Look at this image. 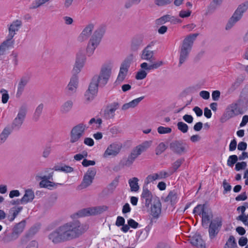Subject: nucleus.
I'll return each instance as SVG.
<instances>
[{
	"instance_id": "nucleus-16",
	"label": "nucleus",
	"mask_w": 248,
	"mask_h": 248,
	"mask_svg": "<svg viewBox=\"0 0 248 248\" xmlns=\"http://www.w3.org/2000/svg\"><path fill=\"white\" fill-rule=\"evenodd\" d=\"M22 25V22L21 20L18 19L13 21L10 25H8L9 33L7 38L11 40H14L13 37L16 34V32L19 31Z\"/></svg>"
},
{
	"instance_id": "nucleus-25",
	"label": "nucleus",
	"mask_w": 248,
	"mask_h": 248,
	"mask_svg": "<svg viewBox=\"0 0 248 248\" xmlns=\"http://www.w3.org/2000/svg\"><path fill=\"white\" fill-rule=\"evenodd\" d=\"M152 144V141H145L142 144L137 146L134 150L138 155H140L142 153L146 151Z\"/></svg>"
},
{
	"instance_id": "nucleus-8",
	"label": "nucleus",
	"mask_w": 248,
	"mask_h": 248,
	"mask_svg": "<svg viewBox=\"0 0 248 248\" xmlns=\"http://www.w3.org/2000/svg\"><path fill=\"white\" fill-rule=\"evenodd\" d=\"M248 9V1H246L239 5L233 13L232 16L229 19L226 24L225 29L226 30L231 29L234 24L242 17L243 14Z\"/></svg>"
},
{
	"instance_id": "nucleus-20",
	"label": "nucleus",
	"mask_w": 248,
	"mask_h": 248,
	"mask_svg": "<svg viewBox=\"0 0 248 248\" xmlns=\"http://www.w3.org/2000/svg\"><path fill=\"white\" fill-rule=\"evenodd\" d=\"M189 241L192 245L197 248H205V244L202 239L201 236L199 234H195Z\"/></svg>"
},
{
	"instance_id": "nucleus-63",
	"label": "nucleus",
	"mask_w": 248,
	"mask_h": 248,
	"mask_svg": "<svg viewBox=\"0 0 248 248\" xmlns=\"http://www.w3.org/2000/svg\"><path fill=\"white\" fill-rule=\"evenodd\" d=\"M108 130L113 135H116L120 132L119 128L116 126L109 127Z\"/></svg>"
},
{
	"instance_id": "nucleus-58",
	"label": "nucleus",
	"mask_w": 248,
	"mask_h": 248,
	"mask_svg": "<svg viewBox=\"0 0 248 248\" xmlns=\"http://www.w3.org/2000/svg\"><path fill=\"white\" fill-rule=\"evenodd\" d=\"M96 173V170L94 168H91L88 169L86 173V175H88L89 176L91 177V178L93 180L94 176H95Z\"/></svg>"
},
{
	"instance_id": "nucleus-5",
	"label": "nucleus",
	"mask_w": 248,
	"mask_h": 248,
	"mask_svg": "<svg viewBox=\"0 0 248 248\" xmlns=\"http://www.w3.org/2000/svg\"><path fill=\"white\" fill-rule=\"evenodd\" d=\"M106 31L104 26H100L93 33L86 48V53L88 56H92L95 48L99 45Z\"/></svg>"
},
{
	"instance_id": "nucleus-13",
	"label": "nucleus",
	"mask_w": 248,
	"mask_h": 248,
	"mask_svg": "<svg viewBox=\"0 0 248 248\" xmlns=\"http://www.w3.org/2000/svg\"><path fill=\"white\" fill-rule=\"evenodd\" d=\"M122 147V144L117 142H113L110 144L105 151L103 156L108 157L109 156H115L120 152Z\"/></svg>"
},
{
	"instance_id": "nucleus-37",
	"label": "nucleus",
	"mask_w": 248,
	"mask_h": 248,
	"mask_svg": "<svg viewBox=\"0 0 248 248\" xmlns=\"http://www.w3.org/2000/svg\"><path fill=\"white\" fill-rule=\"evenodd\" d=\"M138 181L139 179L137 177H133L129 180L128 183L131 191L137 192L139 190L140 187L138 185Z\"/></svg>"
},
{
	"instance_id": "nucleus-28",
	"label": "nucleus",
	"mask_w": 248,
	"mask_h": 248,
	"mask_svg": "<svg viewBox=\"0 0 248 248\" xmlns=\"http://www.w3.org/2000/svg\"><path fill=\"white\" fill-rule=\"evenodd\" d=\"M18 237L19 235L13 230L10 233L5 232L2 240L4 243H9L16 240Z\"/></svg>"
},
{
	"instance_id": "nucleus-53",
	"label": "nucleus",
	"mask_w": 248,
	"mask_h": 248,
	"mask_svg": "<svg viewBox=\"0 0 248 248\" xmlns=\"http://www.w3.org/2000/svg\"><path fill=\"white\" fill-rule=\"evenodd\" d=\"M147 73L144 69H141L139 71L136 75V78L138 80H141L146 78Z\"/></svg>"
},
{
	"instance_id": "nucleus-59",
	"label": "nucleus",
	"mask_w": 248,
	"mask_h": 248,
	"mask_svg": "<svg viewBox=\"0 0 248 248\" xmlns=\"http://www.w3.org/2000/svg\"><path fill=\"white\" fill-rule=\"evenodd\" d=\"M51 151V148L50 146H46L43 152L42 156L45 158H47L50 155Z\"/></svg>"
},
{
	"instance_id": "nucleus-34",
	"label": "nucleus",
	"mask_w": 248,
	"mask_h": 248,
	"mask_svg": "<svg viewBox=\"0 0 248 248\" xmlns=\"http://www.w3.org/2000/svg\"><path fill=\"white\" fill-rule=\"evenodd\" d=\"M13 130L10 127V126H7L4 128L0 134V140L1 142L3 143L6 140Z\"/></svg>"
},
{
	"instance_id": "nucleus-22",
	"label": "nucleus",
	"mask_w": 248,
	"mask_h": 248,
	"mask_svg": "<svg viewBox=\"0 0 248 248\" xmlns=\"http://www.w3.org/2000/svg\"><path fill=\"white\" fill-rule=\"evenodd\" d=\"M119 179V176L115 177L108 186L103 190V193L105 194H112L118 185Z\"/></svg>"
},
{
	"instance_id": "nucleus-11",
	"label": "nucleus",
	"mask_w": 248,
	"mask_h": 248,
	"mask_svg": "<svg viewBox=\"0 0 248 248\" xmlns=\"http://www.w3.org/2000/svg\"><path fill=\"white\" fill-rule=\"evenodd\" d=\"M169 147L174 154L181 155L187 152L188 146L183 140H174L170 143Z\"/></svg>"
},
{
	"instance_id": "nucleus-45",
	"label": "nucleus",
	"mask_w": 248,
	"mask_h": 248,
	"mask_svg": "<svg viewBox=\"0 0 248 248\" xmlns=\"http://www.w3.org/2000/svg\"><path fill=\"white\" fill-rule=\"evenodd\" d=\"M170 17V15H166L157 19L155 20V24L157 25H161L165 23L169 22Z\"/></svg>"
},
{
	"instance_id": "nucleus-3",
	"label": "nucleus",
	"mask_w": 248,
	"mask_h": 248,
	"mask_svg": "<svg viewBox=\"0 0 248 248\" xmlns=\"http://www.w3.org/2000/svg\"><path fill=\"white\" fill-rule=\"evenodd\" d=\"M86 59L85 55L82 53L79 52L77 54L76 62L72 71L73 76L67 86V89L69 92V94H72L76 91L78 86V77L77 74L81 71L84 65Z\"/></svg>"
},
{
	"instance_id": "nucleus-62",
	"label": "nucleus",
	"mask_w": 248,
	"mask_h": 248,
	"mask_svg": "<svg viewBox=\"0 0 248 248\" xmlns=\"http://www.w3.org/2000/svg\"><path fill=\"white\" fill-rule=\"evenodd\" d=\"M95 164V162L94 160H88L87 159H84L82 162V165L87 167L89 166H93Z\"/></svg>"
},
{
	"instance_id": "nucleus-10",
	"label": "nucleus",
	"mask_w": 248,
	"mask_h": 248,
	"mask_svg": "<svg viewBox=\"0 0 248 248\" xmlns=\"http://www.w3.org/2000/svg\"><path fill=\"white\" fill-rule=\"evenodd\" d=\"M87 128L88 127L83 123H80L74 126L70 133V142L74 143L79 141Z\"/></svg>"
},
{
	"instance_id": "nucleus-1",
	"label": "nucleus",
	"mask_w": 248,
	"mask_h": 248,
	"mask_svg": "<svg viewBox=\"0 0 248 248\" xmlns=\"http://www.w3.org/2000/svg\"><path fill=\"white\" fill-rule=\"evenodd\" d=\"M87 223H81L78 219L65 223L48 235V239L54 244L77 239L84 234L89 229Z\"/></svg>"
},
{
	"instance_id": "nucleus-40",
	"label": "nucleus",
	"mask_w": 248,
	"mask_h": 248,
	"mask_svg": "<svg viewBox=\"0 0 248 248\" xmlns=\"http://www.w3.org/2000/svg\"><path fill=\"white\" fill-rule=\"evenodd\" d=\"M43 108H44V105L42 103H41V104H39L37 106V107L36 108L35 110L33 113V117H32V119L34 121L36 122L39 120V117L42 114Z\"/></svg>"
},
{
	"instance_id": "nucleus-39",
	"label": "nucleus",
	"mask_w": 248,
	"mask_h": 248,
	"mask_svg": "<svg viewBox=\"0 0 248 248\" xmlns=\"http://www.w3.org/2000/svg\"><path fill=\"white\" fill-rule=\"evenodd\" d=\"M93 179L91 178V177L85 174L82 182L80 185L79 187H80L81 188H86L91 185V184L93 183Z\"/></svg>"
},
{
	"instance_id": "nucleus-46",
	"label": "nucleus",
	"mask_w": 248,
	"mask_h": 248,
	"mask_svg": "<svg viewBox=\"0 0 248 248\" xmlns=\"http://www.w3.org/2000/svg\"><path fill=\"white\" fill-rule=\"evenodd\" d=\"M167 147L164 142L160 143L155 148V154L157 155H161L167 149Z\"/></svg>"
},
{
	"instance_id": "nucleus-35",
	"label": "nucleus",
	"mask_w": 248,
	"mask_h": 248,
	"mask_svg": "<svg viewBox=\"0 0 248 248\" xmlns=\"http://www.w3.org/2000/svg\"><path fill=\"white\" fill-rule=\"evenodd\" d=\"M26 224V220L23 219L20 222L16 224L13 230L19 236V234L24 231Z\"/></svg>"
},
{
	"instance_id": "nucleus-44",
	"label": "nucleus",
	"mask_w": 248,
	"mask_h": 248,
	"mask_svg": "<svg viewBox=\"0 0 248 248\" xmlns=\"http://www.w3.org/2000/svg\"><path fill=\"white\" fill-rule=\"evenodd\" d=\"M127 72L120 70L117 79L115 82L116 85L121 84L125 78Z\"/></svg>"
},
{
	"instance_id": "nucleus-56",
	"label": "nucleus",
	"mask_w": 248,
	"mask_h": 248,
	"mask_svg": "<svg viewBox=\"0 0 248 248\" xmlns=\"http://www.w3.org/2000/svg\"><path fill=\"white\" fill-rule=\"evenodd\" d=\"M144 96H141L130 101L129 103L131 108H134L135 107H136L138 105V104L144 99Z\"/></svg>"
},
{
	"instance_id": "nucleus-18",
	"label": "nucleus",
	"mask_w": 248,
	"mask_h": 248,
	"mask_svg": "<svg viewBox=\"0 0 248 248\" xmlns=\"http://www.w3.org/2000/svg\"><path fill=\"white\" fill-rule=\"evenodd\" d=\"M94 28L93 24L88 25L82 31L80 35L78 37V40L79 42H83L88 39L92 34Z\"/></svg>"
},
{
	"instance_id": "nucleus-61",
	"label": "nucleus",
	"mask_w": 248,
	"mask_h": 248,
	"mask_svg": "<svg viewBox=\"0 0 248 248\" xmlns=\"http://www.w3.org/2000/svg\"><path fill=\"white\" fill-rule=\"evenodd\" d=\"M223 188H224V191H223V193L224 194H225L228 191H231V189H232V186H231L226 181V180H224L223 182Z\"/></svg>"
},
{
	"instance_id": "nucleus-51",
	"label": "nucleus",
	"mask_w": 248,
	"mask_h": 248,
	"mask_svg": "<svg viewBox=\"0 0 248 248\" xmlns=\"http://www.w3.org/2000/svg\"><path fill=\"white\" fill-rule=\"evenodd\" d=\"M172 129L169 127L160 126L157 128V132L160 134H165L171 133Z\"/></svg>"
},
{
	"instance_id": "nucleus-26",
	"label": "nucleus",
	"mask_w": 248,
	"mask_h": 248,
	"mask_svg": "<svg viewBox=\"0 0 248 248\" xmlns=\"http://www.w3.org/2000/svg\"><path fill=\"white\" fill-rule=\"evenodd\" d=\"M138 156L139 155H138L133 149L126 160L124 162L121 161L120 164H122L123 166H130Z\"/></svg>"
},
{
	"instance_id": "nucleus-2",
	"label": "nucleus",
	"mask_w": 248,
	"mask_h": 248,
	"mask_svg": "<svg viewBox=\"0 0 248 248\" xmlns=\"http://www.w3.org/2000/svg\"><path fill=\"white\" fill-rule=\"evenodd\" d=\"M111 73V68L108 65H103L99 75H94L92 78L88 91L95 94L98 92V87H104L108 82Z\"/></svg>"
},
{
	"instance_id": "nucleus-19",
	"label": "nucleus",
	"mask_w": 248,
	"mask_h": 248,
	"mask_svg": "<svg viewBox=\"0 0 248 248\" xmlns=\"http://www.w3.org/2000/svg\"><path fill=\"white\" fill-rule=\"evenodd\" d=\"M40 224H35L33 226H32L29 230L27 232L25 236L22 239V242H26L27 239L32 237L33 235H34L40 230Z\"/></svg>"
},
{
	"instance_id": "nucleus-14",
	"label": "nucleus",
	"mask_w": 248,
	"mask_h": 248,
	"mask_svg": "<svg viewBox=\"0 0 248 248\" xmlns=\"http://www.w3.org/2000/svg\"><path fill=\"white\" fill-rule=\"evenodd\" d=\"M119 107V103L116 102L108 105L104 110L103 118L106 120L113 119L115 115V112Z\"/></svg>"
},
{
	"instance_id": "nucleus-15",
	"label": "nucleus",
	"mask_w": 248,
	"mask_h": 248,
	"mask_svg": "<svg viewBox=\"0 0 248 248\" xmlns=\"http://www.w3.org/2000/svg\"><path fill=\"white\" fill-rule=\"evenodd\" d=\"M193 213L195 215L202 216V217H210L211 210L206 203L197 205L193 209Z\"/></svg>"
},
{
	"instance_id": "nucleus-9",
	"label": "nucleus",
	"mask_w": 248,
	"mask_h": 248,
	"mask_svg": "<svg viewBox=\"0 0 248 248\" xmlns=\"http://www.w3.org/2000/svg\"><path fill=\"white\" fill-rule=\"evenodd\" d=\"M27 112L26 105H22L19 108L16 117L13 121L10 127L13 130H19L25 121Z\"/></svg>"
},
{
	"instance_id": "nucleus-12",
	"label": "nucleus",
	"mask_w": 248,
	"mask_h": 248,
	"mask_svg": "<svg viewBox=\"0 0 248 248\" xmlns=\"http://www.w3.org/2000/svg\"><path fill=\"white\" fill-rule=\"evenodd\" d=\"M237 103H232L229 105L226 108L225 111L221 118V121L223 122L239 114H243L244 112L240 108H238Z\"/></svg>"
},
{
	"instance_id": "nucleus-38",
	"label": "nucleus",
	"mask_w": 248,
	"mask_h": 248,
	"mask_svg": "<svg viewBox=\"0 0 248 248\" xmlns=\"http://www.w3.org/2000/svg\"><path fill=\"white\" fill-rule=\"evenodd\" d=\"M73 103L71 100H68L64 102L61 107V111L62 113L68 112L72 108Z\"/></svg>"
},
{
	"instance_id": "nucleus-55",
	"label": "nucleus",
	"mask_w": 248,
	"mask_h": 248,
	"mask_svg": "<svg viewBox=\"0 0 248 248\" xmlns=\"http://www.w3.org/2000/svg\"><path fill=\"white\" fill-rule=\"evenodd\" d=\"M96 95V94H95V93L91 92H89V91L87 90L84 95L85 100L87 101L90 102L93 99L94 96Z\"/></svg>"
},
{
	"instance_id": "nucleus-52",
	"label": "nucleus",
	"mask_w": 248,
	"mask_h": 248,
	"mask_svg": "<svg viewBox=\"0 0 248 248\" xmlns=\"http://www.w3.org/2000/svg\"><path fill=\"white\" fill-rule=\"evenodd\" d=\"M173 0H154V3L158 6H164L170 4Z\"/></svg>"
},
{
	"instance_id": "nucleus-30",
	"label": "nucleus",
	"mask_w": 248,
	"mask_h": 248,
	"mask_svg": "<svg viewBox=\"0 0 248 248\" xmlns=\"http://www.w3.org/2000/svg\"><path fill=\"white\" fill-rule=\"evenodd\" d=\"M154 52L153 50H148L147 48H144L142 51L141 58L142 60H147L151 62H153L154 60Z\"/></svg>"
},
{
	"instance_id": "nucleus-33",
	"label": "nucleus",
	"mask_w": 248,
	"mask_h": 248,
	"mask_svg": "<svg viewBox=\"0 0 248 248\" xmlns=\"http://www.w3.org/2000/svg\"><path fill=\"white\" fill-rule=\"evenodd\" d=\"M165 202H170L171 205H173L176 203L177 201V195L176 192L174 191H170L168 195L164 200Z\"/></svg>"
},
{
	"instance_id": "nucleus-4",
	"label": "nucleus",
	"mask_w": 248,
	"mask_h": 248,
	"mask_svg": "<svg viewBox=\"0 0 248 248\" xmlns=\"http://www.w3.org/2000/svg\"><path fill=\"white\" fill-rule=\"evenodd\" d=\"M198 35V33L190 34L187 35L183 41L182 45L180 47L179 67L181 66L187 60L192 49L194 41Z\"/></svg>"
},
{
	"instance_id": "nucleus-27",
	"label": "nucleus",
	"mask_w": 248,
	"mask_h": 248,
	"mask_svg": "<svg viewBox=\"0 0 248 248\" xmlns=\"http://www.w3.org/2000/svg\"><path fill=\"white\" fill-rule=\"evenodd\" d=\"M29 80V78L27 77H23L21 78L18 84L16 95H18L19 96L21 95Z\"/></svg>"
},
{
	"instance_id": "nucleus-17",
	"label": "nucleus",
	"mask_w": 248,
	"mask_h": 248,
	"mask_svg": "<svg viewBox=\"0 0 248 248\" xmlns=\"http://www.w3.org/2000/svg\"><path fill=\"white\" fill-rule=\"evenodd\" d=\"M153 195L151 192L148 190L146 186H143L142 192L141 195L142 203L148 207L151 203Z\"/></svg>"
},
{
	"instance_id": "nucleus-36",
	"label": "nucleus",
	"mask_w": 248,
	"mask_h": 248,
	"mask_svg": "<svg viewBox=\"0 0 248 248\" xmlns=\"http://www.w3.org/2000/svg\"><path fill=\"white\" fill-rule=\"evenodd\" d=\"M62 184L61 183H55L54 182H52L50 181H41L39 183V186L41 187H44V188H47L49 189H52V187H55L58 185H62Z\"/></svg>"
},
{
	"instance_id": "nucleus-42",
	"label": "nucleus",
	"mask_w": 248,
	"mask_h": 248,
	"mask_svg": "<svg viewBox=\"0 0 248 248\" xmlns=\"http://www.w3.org/2000/svg\"><path fill=\"white\" fill-rule=\"evenodd\" d=\"M23 209L22 206H15L10 208L9 211V216L16 217Z\"/></svg>"
},
{
	"instance_id": "nucleus-7",
	"label": "nucleus",
	"mask_w": 248,
	"mask_h": 248,
	"mask_svg": "<svg viewBox=\"0 0 248 248\" xmlns=\"http://www.w3.org/2000/svg\"><path fill=\"white\" fill-rule=\"evenodd\" d=\"M108 208V207L105 205L83 208L73 214L70 217H84L96 216L103 213Z\"/></svg>"
},
{
	"instance_id": "nucleus-24",
	"label": "nucleus",
	"mask_w": 248,
	"mask_h": 248,
	"mask_svg": "<svg viewBox=\"0 0 248 248\" xmlns=\"http://www.w3.org/2000/svg\"><path fill=\"white\" fill-rule=\"evenodd\" d=\"M14 40H11L8 38L0 45V55L5 54V51L10 47H13Z\"/></svg>"
},
{
	"instance_id": "nucleus-32",
	"label": "nucleus",
	"mask_w": 248,
	"mask_h": 248,
	"mask_svg": "<svg viewBox=\"0 0 248 248\" xmlns=\"http://www.w3.org/2000/svg\"><path fill=\"white\" fill-rule=\"evenodd\" d=\"M133 54L129 55L121 64L120 70L128 73V68L130 67V63L133 60Z\"/></svg>"
},
{
	"instance_id": "nucleus-21",
	"label": "nucleus",
	"mask_w": 248,
	"mask_h": 248,
	"mask_svg": "<svg viewBox=\"0 0 248 248\" xmlns=\"http://www.w3.org/2000/svg\"><path fill=\"white\" fill-rule=\"evenodd\" d=\"M143 45V37L141 36H136L132 39L131 49L132 51H136L138 50L140 46Z\"/></svg>"
},
{
	"instance_id": "nucleus-54",
	"label": "nucleus",
	"mask_w": 248,
	"mask_h": 248,
	"mask_svg": "<svg viewBox=\"0 0 248 248\" xmlns=\"http://www.w3.org/2000/svg\"><path fill=\"white\" fill-rule=\"evenodd\" d=\"M0 93H2L1 101H2V103H3V104L6 103L9 98V96L7 91L4 89H2L0 90Z\"/></svg>"
},
{
	"instance_id": "nucleus-60",
	"label": "nucleus",
	"mask_w": 248,
	"mask_h": 248,
	"mask_svg": "<svg viewBox=\"0 0 248 248\" xmlns=\"http://www.w3.org/2000/svg\"><path fill=\"white\" fill-rule=\"evenodd\" d=\"M242 82V80L239 79H237L232 84L230 89L232 92L234 91L236 88H237Z\"/></svg>"
},
{
	"instance_id": "nucleus-47",
	"label": "nucleus",
	"mask_w": 248,
	"mask_h": 248,
	"mask_svg": "<svg viewBox=\"0 0 248 248\" xmlns=\"http://www.w3.org/2000/svg\"><path fill=\"white\" fill-rule=\"evenodd\" d=\"M158 179V173H154L152 175H149L145 179L143 186H147L151 182Z\"/></svg>"
},
{
	"instance_id": "nucleus-6",
	"label": "nucleus",
	"mask_w": 248,
	"mask_h": 248,
	"mask_svg": "<svg viewBox=\"0 0 248 248\" xmlns=\"http://www.w3.org/2000/svg\"><path fill=\"white\" fill-rule=\"evenodd\" d=\"M202 222L204 228H209V234L211 239L218 234L222 225V221L219 218H202Z\"/></svg>"
},
{
	"instance_id": "nucleus-41",
	"label": "nucleus",
	"mask_w": 248,
	"mask_h": 248,
	"mask_svg": "<svg viewBox=\"0 0 248 248\" xmlns=\"http://www.w3.org/2000/svg\"><path fill=\"white\" fill-rule=\"evenodd\" d=\"M55 171H61L66 173L71 172L73 171L74 169L69 166L64 165L63 166L56 165L52 169Z\"/></svg>"
},
{
	"instance_id": "nucleus-31",
	"label": "nucleus",
	"mask_w": 248,
	"mask_h": 248,
	"mask_svg": "<svg viewBox=\"0 0 248 248\" xmlns=\"http://www.w3.org/2000/svg\"><path fill=\"white\" fill-rule=\"evenodd\" d=\"M34 198V194L33 191L30 189H28L25 191V194L21 198L24 204H26L29 202H31Z\"/></svg>"
},
{
	"instance_id": "nucleus-43",
	"label": "nucleus",
	"mask_w": 248,
	"mask_h": 248,
	"mask_svg": "<svg viewBox=\"0 0 248 248\" xmlns=\"http://www.w3.org/2000/svg\"><path fill=\"white\" fill-rule=\"evenodd\" d=\"M237 244L234 237L232 235H231L226 243L224 248H235Z\"/></svg>"
},
{
	"instance_id": "nucleus-49",
	"label": "nucleus",
	"mask_w": 248,
	"mask_h": 248,
	"mask_svg": "<svg viewBox=\"0 0 248 248\" xmlns=\"http://www.w3.org/2000/svg\"><path fill=\"white\" fill-rule=\"evenodd\" d=\"M238 159L236 155H230L227 160V165L229 167H232L235 163H236Z\"/></svg>"
},
{
	"instance_id": "nucleus-64",
	"label": "nucleus",
	"mask_w": 248,
	"mask_h": 248,
	"mask_svg": "<svg viewBox=\"0 0 248 248\" xmlns=\"http://www.w3.org/2000/svg\"><path fill=\"white\" fill-rule=\"evenodd\" d=\"M220 95V92L218 90L214 91L212 93V99L214 101H218Z\"/></svg>"
},
{
	"instance_id": "nucleus-57",
	"label": "nucleus",
	"mask_w": 248,
	"mask_h": 248,
	"mask_svg": "<svg viewBox=\"0 0 248 248\" xmlns=\"http://www.w3.org/2000/svg\"><path fill=\"white\" fill-rule=\"evenodd\" d=\"M247 167V163L246 162H241L236 163L235 167V170L236 171H239L241 170L245 169Z\"/></svg>"
},
{
	"instance_id": "nucleus-50",
	"label": "nucleus",
	"mask_w": 248,
	"mask_h": 248,
	"mask_svg": "<svg viewBox=\"0 0 248 248\" xmlns=\"http://www.w3.org/2000/svg\"><path fill=\"white\" fill-rule=\"evenodd\" d=\"M185 159L184 158H180L177 159L176 161H175L172 166L173 171L171 173L175 172L177 169L181 166L182 164L184 162Z\"/></svg>"
},
{
	"instance_id": "nucleus-23",
	"label": "nucleus",
	"mask_w": 248,
	"mask_h": 248,
	"mask_svg": "<svg viewBox=\"0 0 248 248\" xmlns=\"http://www.w3.org/2000/svg\"><path fill=\"white\" fill-rule=\"evenodd\" d=\"M151 64L148 65L147 62H143L140 64V67L145 71L147 70V71H149L151 70L157 69L163 64L162 61L153 62Z\"/></svg>"
},
{
	"instance_id": "nucleus-29",
	"label": "nucleus",
	"mask_w": 248,
	"mask_h": 248,
	"mask_svg": "<svg viewBox=\"0 0 248 248\" xmlns=\"http://www.w3.org/2000/svg\"><path fill=\"white\" fill-rule=\"evenodd\" d=\"M161 211V203L159 201L154 203L151 208V214L153 217H158Z\"/></svg>"
},
{
	"instance_id": "nucleus-48",
	"label": "nucleus",
	"mask_w": 248,
	"mask_h": 248,
	"mask_svg": "<svg viewBox=\"0 0 248 248\" xmlns=\"http://www.w3.org/2000/svg\"><path fill=\"white\" fill-rule=\"evenodd\" d=\"M178 129L183 133H186L188 130V125L183 122H179L177 124Z\"/></svg>"
}]
</instances>
